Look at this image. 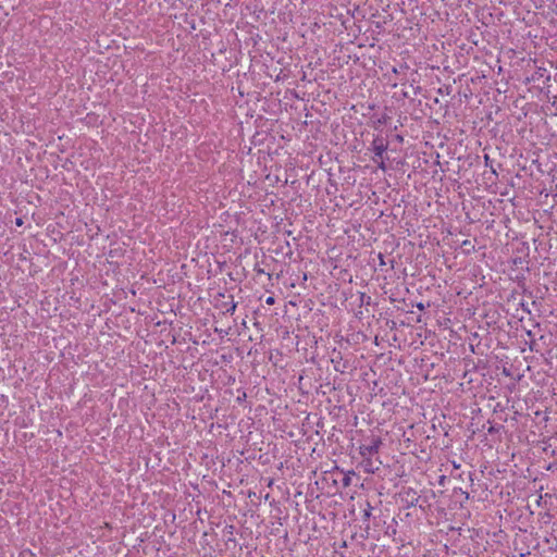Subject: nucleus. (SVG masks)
<instances>
[{
    "label": "nucleus",
    "mask_w": 557,
    "mask_h": 557,
    "mask_svg": "<svg viewBox=\"0 0 557 557\" xmlns=\"http://www.w3.org/2000/svg\"><path fill=\"white\" fill-rule=\"evenodd\" d=\"M382 444L380 436H371L367 443L360 445L359 454L364 460L371 461L372 457L379 454Z\"/></svg>",
    "instance_id": "obj_1"
},
{
    "label": "nucleus",
    "mask_w": 557,
    "mask_h": 557,
    "mask_svg": "<svg viewBox=\"0 0 557 557\" xmlns=\"http://www.w3.org/2000/svg\"><path fill=\"white\" fill-rule=\"evenodd\" d=\"M372 150L374 152L373 161L377 163V166L385 171V162L383 160V154L387 150V145L383 139H374L372 143Z\"/></svg>",
    "instance_id": "obj_2"
},
{
    "label": "nucleus",
    "mask_w": 557,
    "mask_h": 557,
    "mask_svg": "<svg viewBox=\"0 0 557 557\" xmlns=\"http://www.w3.org/2000/svg\"><path fill=\"white\" fill-rule=\"evenodd\" d=\"M275 302V298L273 296H269L267 299H265V304L267 305H274Z\"/></svg>",
    "instance_id": "obj_3"
},
{
    "label": "nucleus",
    "mask_w": 557,
    "mask_h": 557,
    "mask_svg": "<svg viewBox=\"0 0 557 557\" xmlns=\"http://www.w3.org/2000/svg\"><path fill=\"white\" fill-rule=\"evenodd\" d=\"M15 224H16L17 226H22V225H23V220H22L21 218H17V219L15 220Z\"/></svg>",
    "instance_id": "obj_4"
},
{
    "label": "nucleus",
    "mask_w": 557,
    "mask_h": 557,
    "mask_svg": "<svg viewBox=\"0 0 557 557\" xmlns=\"http://www.w3.org/2000/svg\"><path fill=\"white\" fill-rule=\"evenodd\" d=\"M349 483H350L349 478H345V479H344V485H345V486H348V485H349Z\"/></svg>",
    "instance_id": "obj_5"
},
{
    "label": "nucleus",
    "mask_w": 557,
    "mask_h": 557,
    "mask_svg": "<svg viewBox=\"0 0 557 557\" xmlns=\"http://www.w3.org/2000/svg\"><path fill=\"white\" fill-rule=\"evenodd\" d=\"M235 308H236V305H233V306L231 307V310H232V311H234V310H235Z\"/></svg>",
    "instance_id": "obj_6"
}]
</instances>
